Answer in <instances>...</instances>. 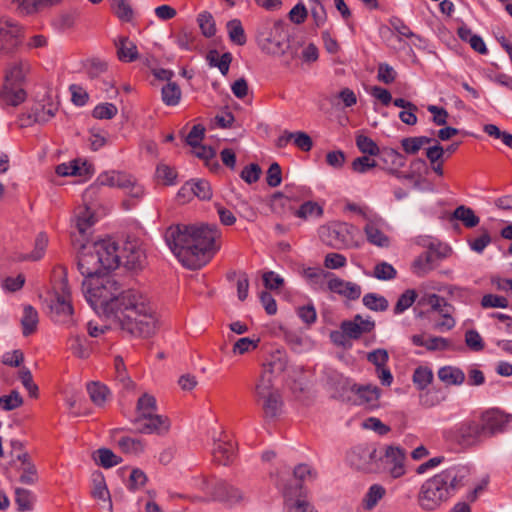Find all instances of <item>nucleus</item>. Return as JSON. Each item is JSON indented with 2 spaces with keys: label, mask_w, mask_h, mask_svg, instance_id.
Returning <instances> with one entry per match:
<instances>
[{
  "label": "nucleus",
  "mask_w": 512,
  "mask_h": 512,
  "mask_svg": "<svg viewBox=\"0 0 512 512\" xmlns=\"http://www.w3.org/2000/svg\"><path fill=\"white\" fill-rule=\"evenodd\" d=\"M221 232L216 225H176L165 233V241L182 265L197 270L206 265L219 250Z\"/></svg>",
  "instance_id": "1"
},
{
  "label": "nucleus",
  "mask_w": 512,
  "mask_h": 512,
  "mask_svg": "<svg viewBox=\"0 0 512 512\" xmlns=\"http://www.w3.org/2000/svg\"><path fill=\"white\" fill-rule=\"evenodd\" d=\"M109 319L130 335L149 338L158 329L156 312L147 295L137 289L122 290Z\"/></svg>",
  "instance_id": "2"
},
{
  "label": "nucleus",
  "mask_w": 512,
  "mask_h": 512,
  "mask_svg": "<svg viewBox=\"0 0 512 512\" xmlns=\"http://www.w3.org/2000/svg\"><path fill=\"white\" fill-rule=\"evenodd\" d=\"M468 475L467 467L453 465L427 479L417 494L419 507L426 512L437 510L465 486Z\"/></svg>",
  "instance_id": "3"
},
{
  "label": "nucleus",
  "mask_w": 512,
  "mask_h": 512,
  "mask_svg": "<svg viewBox=\"0 0 512 512\" xmlns=\"http://www.w3.org/2000/svg\"><path fill=\"white\" fill-rule=\"evenodd\" d=\"M252 398L265 423L278 421L284 412V398L275 384L273 364H264L251 389Z\"/></svg>",
  "instance_id": "4"
},
{
  "label": "nucleus",
  "mask_w": 512,
  "mask_h": 512,
  "mask_svg": "<svg viewBox=\"0 0 512 512\" xmlns=\"http://www.w3.org/2000/svg\"><path fill=\"white\" fill-rule=\"evenodd\" d=\"M82 290L87 302L95 310H101L109 318L114 308L121 287L117 280L111 275L96 276V278L85 279L82 283Z\"/></svg>",
  "instance_id": "5"
},
{
  "label": "nucleus",
  "mask_w": 512,
  "mask_h": 512,
  "mask_svg": "<svg viewBox=\"0 0 512 512\" xmlns=\"http://www.w3.org/2000/svg\"><path fill=\"white\" fill-rule=\"evenodd\" d=\"M31 65L28 60L20 59L11 62L5 69L3 88L0 92V101L5 105L18 106L26 99V92L22 88Z\"/></svg>",
  "instance_id": "6"
},
{
  "label": "nucleus",
  "mask_w": 512,
  "mask_h": 512,
  "mask_svg": "<svg viewBox=\"0 0 512 512\" xmlns=\"http://www.w3.org/2000/svg\"><path fill=\"white\" fill-rule=\"evenodd\" d=\"M256 38L263 50L271 53L284 52L288 41L285 22L263 21L257 28Z\"/></svg>",
  "instance_id": "7"
},
{
  "label": "nucleus",
  "mask_w": 512,
  "mask_h": 512,
  "mask_svg": "<svg viewBox=\"0 0 512 512\" xmlns=\"http://www.w3.org/2000/svg\"><path fill=\"white\" fill-rule=\"evenodd\" d=\"M24 28L15 20L8 17L0 18V60L14 56L22 46Z\"/></svg>",
  "instance_id": "8"
},
{
  "label": "nucleus",
  "mask_w": 512,
  "mask_h": 512,
  "mask_svg": "<svg viewBox=\"0 0 512 512\" xmlns=\"http://www.w3.org/2000/svg\"><path fill=\"white\" fill-rule=\"evenodd\" d=\"M446 441L468 448L479 444L483 436V427L475 420H465L443 432Z\"/></svg>",
  "instance_id": "9"
},
{
  "label": "nucleus",
  "mask_w": 512,
  "mask_h": 512,
  "mask_svg": "<svg viewBox=\"0 0 512 512\" xmlns=\"http://www.w3.org/2000/svg\"><path fill=\"white\" fill-rule=\"evenodd\" d=\"M91 248L94 249L98 258H101L104 270H114L119 267L121 255L118 245L114 240L111 238L102 239L91 244Z\"/></svg>",
  "instance_id": "10"
},
{
  "label": "nucleus",
  "mask_w": 512,
  "mask_h": 512,
  "mask_svg": "<svg viewBox=\"0 0 512 512\" xmlns=\"http://www.w3.org/2000/svg\"><path fill=\"white\" fill-rule=\"evenodd\" d=\"M78 269L86 279L96 278L103 269L101 258H98L91 245L83 244L78 256Z\"/></svg>",
  "instance_id": "11"
},
{
  "label": "nucleus",
  "mask_w": 512,
  "mask_h": 512,
  "mask_svg": "<svg viewBox=\"0 0 512 512\" xmlns=\"http://www.w3.org/2000/svg\"><path fill=\"white\" fill-rule=\"evenodd\" d=\"M137 432L142 434H158L162 435L168 432L170 428V421L167 417L158 415L156 413L142 414L137 416L133 421Z\"/></svg>",
  "instance_id": "12"
},
{
  "label": "nucleus",
  "mask_w": 512,
  "mask_h": 512,
  "mask_svg": "<svg viewBox=\"0 0 512 512\" xmlns=\"http://www.w3.org/2000/svg\"><path fill=\"white\" fill-rule=\"evenodd\" d=\"M376 448L366 444H360L348 453V461L358 470L370 471L376 459Z\"/></svg>",
  "instance_id": "13"
},
{
  "label": "nucleus",
  "mask_w": 512,
  "mask_h": 512,
  "mask_svg": "<svg viewBox=\"0 0 512 512\" xmlns=\"http://www.w3.org/2000/svg\"><path fill=\"white\" fill-rule=\"evenodd\" d=\"M406 451L399 446H387L384 454V464L388 467L393 478H400L405 470Z\"/></svg>",
  "instance_id": "14"
},
{
  "label": "nucleus",
  "mask_w": 512,
  "mask_h": 512,
  "mask_svg": "<svg viewBox=\"0 0 512 512\" xmlns=\"http://www.w3.org/2000/svg\"><path fill=\"white\" fill-rule=\"evenodd\" d=\"M511 416L499 410H489L482 414L479 426L483 427V436H492L502 432L509 423Z\"/></svg>",
  "instance_id": "15"
},
{
  "label": "nucleus",
  "mask_w": 512,
  "mask_h": 512,
  "mask_svg": "<svg viewBox=\"0 0 512 512\" xmlns=\"http://www.w3.org/2000/svg\"><path fill=\"white\" fill-rule=\"evenodd\" d=\"M283 496L285 498V507L288 510H295V512H316L305 500L300 483H297L295 486L285 487Z\"/></svg>",
  "instance_id": "16"
},
{
  "label": "nucleus",
  "mask_w": 512,
  "mask_h": 512,
  "mask_svg": "<svg viewBox=\"0 0 512 512\" xmlns=\"http://www.w3.org/2000/svg\"><path fill=\"white\" fill-rule=\"evenodd\" d=\"M326 385L333 390L334 396L340 397L344 400H350L355 383L337 371H327Z\"/></svg>",
  "instance_id": "17"
},
{
  "label": "nucleus",
  "mask_w": 512,
  "mask_h": 512,
  "mask_svg": "<svg viewBox=\"0 0 512 512\" xmlns=\"http://www.w3.org/2000/svg\"><path fill=\"white\" fill-rule=\"evenodd\" d=\"M353 392L351 393V399L356 405H367L374 407L380 396V389L375 385H358L355 383L353 386Z\"/></svg>",
  "instance_id": "18"
},
{
  "label": "nucleus",
  "mask_w": 512,
  "mask_h": 512,
  "mask_svg": "<svg viewBox=\"0 0 512 512\" xmlns=\"http://www.w3.org/2000/svg\"><path fill=\"white\" fill-rule=\"evenodd\" d=\"M328 289L349 300H357L361 296V287L353 282L345 281L338 277H332L327 283Z\"/></svg>",
  "instance_id": "19"
},
{
  "label": "nucleus",
  "mask_w": 512,
  "mask_h": 512,
  "mask_svg": "<svg viewBox=\"0 0 512 512\" xmlns=\"http://www.w3.org/2000/svg\"><path fill=\"white\" fill-rule=\"evenodd\" d=\"M120 255L124 265L130 269L141 268L146 259L144 251L133 242H127Z\"/></svg>",
  "instance_id": "20"
},
{
  "label": "nucleus",
  "mask_w": 512,
  "mask_h": 512,
  "mask_svg": "<svg viewBox=\"0 0 512 512\" xmlns=\"http://www.w3.org/2000/svg\"><path fill=\"white\" fill-rule=\"evenodd\" d=\"M55 111L56 108L53 107L46 109L42 105H35L28 114L20 117V125L27 127L34 123H46L55 116Z\"/></svg>",
  "instance_id": "21"
},
{
  "label": "nucleus",
  "mask_w": 512,
  "mask_h": 512,
  "mask_svg": "<svg viewBox=\"0 0 512 512\" xmlns=\"http://www.w3.org/2000/svg\"><path fill=\"white\" fill-rule=\"evenodd\" d=\"M235 444L231 441L218 440L214 443L213 458L221 465H228L235 459Z\"/></svg>",
  "instance_id": "22"
},
{
  "label": "nucleus",
  "mask_w": 512,
  "mask_h": 512,
  "mask_svg": "<svg viewBox=\"0 0 512 512\" xmlns=\"http://www.w3.org/2000/svg\"><path fill=\"white\" fill-rule=\"evenodd\" d=\"M213 495L217 500L227 502L229 504L237 503L243 499L241 491L224 481L216 483Z\"/></svg>",
  "instance_id": "23"
},
{
  "label": "nucleus",
  "mask_w": 512,
  "mask_h": 512,
  "mask_svg": "<svg viewBox=\"0 0 512 512\" xmlns=\"http://www.w3.org/2000/svg\"><path fill=\"white\" fill-rule=\"evenodd\" d=\"M117 56L120 61L133 62L138 59V50L136 44L128 37L121 36L115 41Z\"/></svg>",
  "instance_id": "24"
},
{
  "label": "nucleus",
  "mask_w": 512,
  "mask_h": 512,
  "mask_svg": "<svg viewBox=\"0 0 512 512\" xmlns=\"http://www.w3.org/2000/svg\"><path fill=\"white\" fill-rule=\"evenodd\" d=\"M435 260V254L432 251H424L412 263V272L418 276H424L431 270H433Z\"/></svg>",
  "instance_id": "25"
},
{
  "label": "nucleus",
  "mask_w": 512,
  "mask_h": 512,
  "mask_svg": "<svg viewBox=\"0 0 512 512\" xmlns=\"http://www.w3.org/2000/svg\"><path fill=\"white\" fill-rule=\"evenodd\" d=\"M20 322L24 336H29L35 333L39 322V316L36 309L31 305H25Z\"/></svg>",
  "instance_id": "26"
},
{
  "label": "nucleus",
  "mask_w": 512,
  "mask_h": 512,
  "mask_svg": "<svg viewBox=\"0 0 512 512\" xmlns=\"http://www.w3.org/2000/svg\"><path fill=\"white\" fill-rule=\"evenodd\" d=\"M364 232L369 243L378 247H387L389 245V238L381 231L376 222L368 219Z\"/></svg>",
  "instance_id": "27"
},
{
  "label": "nucleus",
  "mask_w": 512,
  "mask_h": 512,
  "mask_svg": "<svg viewBox=\"0 0 512 512\" xmlns=\"http://www.w3.org/2000/svg\"><path fill=\"white\" fill-rule=\"evenodd\" d=\"M439 379L446 385H461L465 381L464 372L454 366H444L438 370Z\"/></svg>",
  "instance_id": "28"
},
{
  "label": "nucleus",
  "mask_w": 512,
  "mask_h": 512,
  "mask_svg": "<svg viewBox=\"0 0 512 512\" xmlns=\"http://www.w3.org/2000/svg\"><path fill=\"white\" fill-rule=\"evenodd\" d=\"M119 174L117 171H109L101 173L96 181L85 191L84 198L87 199L100 187H116Z\"/></svg>",
  "instance_id": "29"
},
{
  "label": "nucleus",
  "mask_w": 512,
  "mask_h": 512,
  "mask_svg": "<svg viewBox=\"0 0 512 512\" xmlns=\"http://www.w3.org/2000/svg\"><path fill=\"white\" fill-rule=\"evenodd\" d=\"M76 228L80 234L84 235L86 231L96 222V217L92 209L88 206L79 208L76 213Z\"/></svg>",
  "instance_id": "30"
},
{
  "label": "nucleus",
  "mask_w": 512,
  "mask_h": 512,
  "mask_svg": "<svg viewBox=\"0 0 512 512\" xmlns=\"http://www.w3.org/2000/svg\"><path fill=\"white\" fill-rule=\"evenodd\" d=\"M380 159L390 171H397L404 167L406 159L395 149H384L380 154Z\"/></svg>",
  "instance_id": "31"
},
{
  "label": "nucleus",
  "mask_w": 512,
  "mask_h": 512,
  "mask_svg": "<svg viewBox=\"0 0 512 512\" xmlns=\"http://www.w3.org/2000/svg\"><path fill=\"white\" fill-rule=\"evenodd\" d=\"M417 305L420 307L429 306L432 311L438 313H441L444 308L451 306V304L448 303L445 298L435 293L422 295L420 298H418Z\"/></svg>",
  "instance_id": "32"
},
{
  "label": "nucleus",
  "mask_w": 512,
  "mask_h": 512,
  "mask_svg": "<svg viewBox=\"0 0 512 512\" xmlns=\"http://www.w3.org/2000/svg\"><path fill=\"white\" fill-rule=\"evenodd\" d=\"M91 494L93 498L102 501H108L109 506H112L110 493L102 473H97L93 476V487Z\"/></svg>",
  "instance_id": "33"
},
{
  "label": "nucleus",
  "mask_w": 512,
  "mask_h": 512,
  "mask_svg": "<svg viewBox=\"0 0 512 512\" xmlns=\"http://www.w3.org/2000/svg\"><path fill=\"white\" fill-rule=\"evenodd\" d=\"M94 460L103 468H111L121 463V457L108 448H100L94 453Z\"/></svg>",
  "instance_id": "34"
},
{
  "label": "nucleus",
  "mask_w": 512,
  "mask_h": 512,
  "mask_svg": "<svg viewBox=\"0 0 512 512\" xmlns=\"http://www.w3.org/2000/svg\"><path fill=\"white\" fill-rule=\"evenodd\" d=\"M70 350L78 358H87L90 354L88 340L84 335L76 334L68 340Z\"/></svg>",
  "instance_id": "35"
},
{
  "label": "nucleus",
  "mask_w": 512,
  "mask_h": 512,
  "mask_svg": "<svg viewBox=\"0 0 512 512\" xmlns=\"http://www.w3.org/2000/svg\"><path fill=\"white\" fill-rule=\"evenodd\" d=\"M118 446L123 453L131 455H139L145 449V444L142 440L129 436L121 437L118 440Z\"/></svg>",
  "instance_id": "36"
},
{
  "label": "nucleus",
  "mask_w": 512,
  "mask_h": 512,
  "mask_svg": "<svg viewBox=\"0 0 512 512\" xmlns=\"http://www.w3.org/2000/svg\"><path fill=\"white\" fill-rule=\"evenodd\" d=\"M453 218L460 220L465 227L473 228L479 224V217L474 211L464 205L458 206L453 212Z\"/></svg>",
  "instance_id": "37"
},
{
  "label": "nucleus",
  "mask_w": 512,
  "mask_h": 512,
  "mask_svg": "<svg viewBox=\"0 0 512 512\" xmlns=\"http://www.w3.org/2000/svg\"><path fill=\"white\" fill-rule=\"evenodd\" d=\"M87 391L91 401L97 406H102L109 396V389L99 382L89 383Z\"/></svg>",
  "instance_id": "38"
},
{
  "label": "nucleus",
  "mask_w": 512,
  "mask_h": 512,
  "mask_svg": "<svg viewBox=\"0 0 512 512\" xmlns=\"http://www.w3.org/2000/svg\"><path fill=\"white\" fill-rule=\"evenodd\" d=\"M433 141V138L427 136L406 137L401 140L403 150L410 155L416 154L424 145Z\"/></svg>",
  "instance_id": "39"
},
{
  "label": "nucleus",
  "mask_w": 512,
  "mask_h": 512,
  "mask_svg": "<svg viewBox=\"0 0 512 512\" xmlns=\"http://www.w3.org/2000/svg\"><path fill=\"white\" fill-rule=\"evenodd\" d=\"M56 173L59 176H82L89 173V167L86 163L82 166L78 164V161H72L68 164L62 163L56 167Z\"/></svg>",
  "instance_id": "40"
},
{
  "label": "nucleus",
  "mask_w": 512,
  "mask_h": 512,
  "mask_svg": "<svg viewBox=\"0 0 512 512\" xmlns=\"http://www.w3.org/2000/svg\"><path fill=\"white\" fill-rule=\"evenodd\" d=\"M162 101L168 106H175L181 99V89L175 82H168L161 90Z\"/></svg>",
  "instance_id": "41"
},
{
  "label": "nucleus",
  "mask_w": 512,
  "mask_h": 512,
  "mask_svg": "<svg viewBox=\"0 0 512 512\" xmlns=\"http://www.w3.org/2000/svg\"><path fill=\"white\" fill-rule=\"evenodd\" d=\"M386 490L382 485L373 484L363 499V506L366 510H372L385 496Z\"/></svg>",
  "instance_id": "42"
},
{
  "label": "nucleus",
  "mask_w": 512,
  "mask_h": 512,
  "mask_svg": "<svg viewBox=\"0 0 512 512\" xmlns=\"http://www.w3.org/2000/svg\"><path fill=\"white\" fill-rule=\"evenodd\" d=\"M110 1L112 11L121 21L130 22L133 19V9L128 0Z\"/></svg>",
  "instance_id": "43"
},
{
  "label": "nucleus",
  "mask_w": 512,
  "mask_h": 512,
  "mask_svg": "<svg viewBox=\"0 0 512 512\" xmlns=\"http://www.w3.org/2000/svg\"><path fill=\"white\" fill-rule=\"evenodd\" d=\"M114 366H115V374H116V380L119 381L124 389L130 390L133 389L135 384L129 377L126 367L124 364V360L120 356H116L114 359Z\"/></svg>",
  "instance_id": "44"
},
{
  "label": "nucleus",
  "mask_w": 512,
  "mask_h": 512,
  "mask_svg": "<svg viewBox=\"0 0 512 512\" xmlns=\"http://www.w3.org/2000/svg\"><path fill=\"white\" fill-rule=\"evenodd\" d=\"M323 214V208L313 201L304 202L299 209L295 211V216L307 220L312 217H321Z\"/></svg>",
  "instance_id": "45"
},
{
  "label": "nucleus",
  "mask_w": 512,
  "mask_h": 512,
  "mask_svg": "<svg viewBox=\"0 0 512 512\" xmlns=\"http://www.w3.org/2000/svg\"><path fill=\"white\" fill-rule=\"evenodd\" d=\"M47 246L48 237L45 233L41 232L37 235L35 239L34 249L32 250V252L25 255L22 259L31 261H37L41 259L45 254Z\"/></svg>",
  "instance_id": "46"
},
{
  "label": "nucleus",
  "mask_w": 512,
  "mask_h": 512,
  "mask_svg": "<svg viewBox=\"0 0 512 512\" xmlns=\"http://www.w3.org/2000/svg\"><path fill=\"white\" fill-rule=\"evenodd\" d=\"M417 298L418 294L414 289H407L399 296L394 306V313H403L405 310L410 308L416 300H418Z\"/></svg>",
  "instance_id": "47"
},
{
  "label": "nucleus",
  "mask_w": 512,
  "mask_h": 512,
  "mask_svg": "<svg viewBox=\"0 0 512 512\" xmlns=\"http://www.w3.org/2000/svg\"><path fill=\"white\" fill-rule=\"evenodd\" d=\"M197 22L202 34L205 37L210 38L215 35V21L211 13L207 11L200 13L197 17Z\"/></svg>",
  "instance_id": "48"
},
{
  "label": "nucleus",
  "mask_w": 512,
  "mask_h": 512,
  "mask_svg": "<svg viewBox=\"0 0 512 512\" xmlns=\"http://www.w3.org/2000/svg\"><path fill=\"white\" fill-rule=\"evenodd\" d=\"M177 45L183 50H192L196 34L192 28L183 27L175 36Z\"/></svg>",
  "instance_id": "49"
},
{
  "label": "nucleus",
  "mask_w": 512,
  "mask_h": 512,
  "mask_svg": "<svg viewBox=\"0 0 512 512\" xmlns=\"http://www.w3.org/2000/svg\"><path fill=\"white\" fill-rule=\"evenodd\" d=\"M230 40L237 45L246 43V36L240 20L233 19L227 23Z\"/></svg>",
  "instance_id": "50"
},
{
  "label": "nucleus",
  "mask_w": 512,
  "mask_h": 512,
  "mask_svg": "<svg viewBox=\"0 0 512 512\" xmlns=\"http://www.w3.org/2000/svg\"><path fill=\"white\" fill-rule=\"evenodd\" d=\"M23 405V398L17 390H12L8 395L0 396V408L4 411H12Z\"/></svg>",
  "instance_id": "51"
},
{
  "label": "nucleus",
  "mask_w": 512,
  "mask_h": 512,
  "mask_svg": "<svg viewBox=\"0 0 512 512\" xmlns=\"http://www.w3.org/2000/svg\"><path fill=\"white\" fill-rule=\"evenodd\" d=\"M137 416H142V414H146L150 416V414L155 413L157 410L156 399L154 396L144 393L137 401Z\"/></svg>",
  "instance_id": "52"
},
{
  "label": "nucleus",
  "mask_w": 512,
  "mask_h": 512,
  "mask_svg": "<svg viewBox=\"0 0 512 512\" xmlns=\"http://www.w3.org/2000/svg\"><path fill=\"white\" fill-rule=\"evenodd\" d=\"M433 380V373L431 369L424 366H419L413 373V383L418 389H425Z\"/></svg>",
  "instance_id": "53"
},
{
  "label": "nucleus",
  "mask_w": 512,
  "mask_h": 512,
  "mask_svg": "<svg viewBox=\"0 0 512 512\" xmlns=\"http://www.w3.org/2000/svg\"><path fill=\"white\" fill-rule=\"evenodd\" d=\"M363 304L373 311H385L389 304L385 297L375 293H368L363 297Z\"/></svg>",
  "instance_id": "54"
},
{
  "label": "nucleus",
  "mask_w": 512,
  "mask_h": 512,
  "mask_svg": "<svg viewBox=\"0 0 512 512\" xmlns=\"http://www.w3.org/2000/svg\"><path fill=\"white\" fill-rule=\"evenodd\" d=\"M34 497L32 493L24 488L15 490V501L19 511H30L33 508Z\"/></svg>",
  "instance_id": "55"
},
{
  "label": "nucleus",
  "mask_w": 512,
  "mask_h": 512,
  "mask_svg": "<svg viewBox=\"0 0 512 512\" xmlns=\"http://www.w3.org/2000/svg\"><path fill=\"white\" fill-rule=\"evenodd\" d=\"M356 146L363 154L370 156L378 155L380 152L377 144L370 137L363 134L356 136Z\"/></svg>",
  "instance_id": "56"
},
{
  "label": "nucleus",
  "mask_w": 512,
  "mask_h": 512,
  "mask_svg": "<svg viewBox=\"0 0 512 512\" xmlns=\"http://www.w3.org/2000/svg\"><path fill=\"white\" fill-rule=\"evenodd\" d=\"M373 276L379 280L388 281L396 278L397 271L391 264L383 261L375 265Z\"/></svg>",
  "instance_id": "57"
},
{
  "label": "nucleus",
  "mask_w": 512,
  "mask_h": 512,
  "mask_svg": "<svg viewBox=\"0 0 512 512\" xmlns=\"http://www.w3.org/2000/svg\"><path fill=\"white\" fill-rule=\"evenodd\" d=\"M21 471L20 482L26 485H33L38 481V473L33 462H26L25 465L19 467Z\"/></svg>",
  "instance_id": "58"
},
{
  "label": "nucleus",
  "mask_w": 512,
  "mask_h": 512,
  "mask_svg": "<svg viewBox=\"0 0 512 512\" xmlns=\"http://www.w3.org/2000/svg\"><path fill=\"white\" fill-rule=\"evenodd\" d=\"M291 197L288 186H285L283 192H276L272 195L270 201L271 209L276 213H280L282 209L290 203Z\"/></svg>",
  "instance_id": "59"
},
{
  "label": "nucleus",
  "mask_w": 512,
  "mask_h": 512,
  "mask_svg": "<svg viewBox=\"0 0 512 512\" xmlns=\"http://www.w3.org/2000/svg\"><path fill=\"white\" fill-rule=\"evenodd\" d=\"M367 361L375 366V370L387 366L389 361L388 351L384 348H378L367 353Z\"/></svg>",
  "instance_id": "60"
},
{
  "label": "nucleus",
  "mask_w": 512,
  "mask_h": 512,
  "mask_svg": "<svg viewBox=\"0 0 512 512\" xmlns=\"http://www.w3.org/2000/svg\"><path fill=\"white\" fill-rule=\"evenodd\" d=\"M454 310L455 308L453 305H451L448 308H444V310H442L441 313H439L443 319L442 321L437 322L434 328L438 331L453 329L456 325V321L452 317V313L454 312Z\"/></svg>",
  "instance_id": "61"
},
{
  "label": "nucleus",
  "mask_w": 512,
  "mask_h": 512,
  "mask_svg": "<svg viewBox=\"0 0 512 512\" xmlns=\"http://www.w3.org/2000/svg\"><path fill=\"white\" fill-rule=\"evenodd\" d=\"M508 305V299L504 296L486 294L481 299V306L483 308H507Z\"/></svg>",
  "instance_id": "62"
},
{
  "label": "nucleus",
  "mask_w": 512,
  "mask_h": 512,
  "mask_svg": "<svg viewBox=\"0 0 512 512\" xmlns=\"http://www.w3.org/2000/svg\"><path fill=\"white\" fill-rule=\"evenodd\" d=\"M118 112L117 107L112 103H104L97 105L92 112L96 119H112Z\"/></svg>",
  "instance_id": "63"
},
{
  "label": "nucleus",
  "mask_w": 512,
  "mask_h": 512,
  "mask_svg": "<svg viewBox=\"0 0 512 512\" xmlns=\"http://www.w3.org/2000/svg\"><path fill=\"white\" fill-rule=\"evenodd\" d=\"M261 173V167L256 163H251L243 168L240 177L247 184H253L259 180Z\"/></svg>",
  "instance_id": "64"
}]
</instances>
